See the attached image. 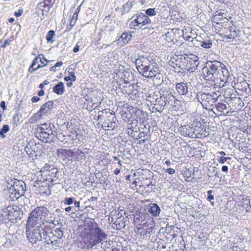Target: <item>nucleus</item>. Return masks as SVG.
Here are the masks:
<instances>
[{"label": "nucleus", "mask_w": 251, "mask_h": 251, "mask_svg": "<svg viewBox=\"0 0 251 251\" xmlns=\"http://www.w3.org/2000/svg\"><path fill=\"white\" fill-rule=\"evenodd\" d=\"M75 198L73 197L66 198L65 199L64 201L65 204L71 205L75 201Z\"/></svg>", "instance_id": "f704fd0d"}, {"label": "nucleus", "mask_w": 251, "mask_h": 251, "mask_svg": "<svg viewBox=\"0 0 251 251\" xmlns=\"http://www.w3.org/2000/svg\"><path fill=\"white\" fill-rule=\"evenodd\" d=\"M41 54H39L37 57H36L34 60L32 61V64H31V68L34 67L35 65H36L38 63V60L39 58H40V56Z\"/></svg>", "instance_id": "ea45409f"}, {"label": "nucleus", "mask_w": 251, "mask_h": 251, "mask_svg": "<svg viewBox=\"0 0 251 251\" xmlns=\"http://www.w3.org/2000/svg\"><path fill=\"white\" fill-rule=\"evenodd\" d=\"M230 159H231V158L229 157H226L222 156V157H220L219 158V159H218V162L220 163L224 164L227 160H230Z\"/></svg>", "instance_id": "58836bf2"}, {"label": "nucleus", "mask_w": 251, "mask_h": 251, "mask_svg": "<svg viewBox=\"0 0 251 251\" xmlns=\"http://www.w3.org/2000/svg\"><path fill=\"white\" fill-rule=\"evenodd\" d=\"M0 106L2 108V109L4 110L6 109V107L5 105V102L4 101H1L0 103Z\"/></svg>", "instance_id": "603ef678"}, {"label": "nucleus", "mask_w": 251, "mask_h": 251, "mask_svg": "<svg viewBox=\"0 0 251 251\" xmlns=\"http://www.w3.org/2000/svg\"><path fill=\"white\" fill-rule=\"evenodd\" d=\"M147 209L148 211L155 217L158 216L160 212V208L156 203L149 204Z\"/></svg>", "instance_id": "aec40b11"}, {"label": "nucleus", "mask_w": 251, "mask_h": 251, "mask_svg": "<svg viewBox=\"0 0 251 251\" xmlns=\"http://www.w3.org/2000/svg\"><path fill=\"white\" fill-rule=\"evenodd\" d=\"M9 130V127L8 125H4L2 128L0 130V137L2 138L5 137L4 133H6Z\"/></svg>", "instance_id": "2f4dec72"}, {"label": "nucleus", "mask_w": 251, "mask_h": 251, "mask_svg": "<svg viewBox=\"0 0 251 251\" xmlns=\"http://www.w3.org/2000/svg\"><path fill=\"white\" fill-rule=\"evenodd\" d=\"M46 222L47 223L52 224L54 225H56V224H58V221L55 220V217H54V214H51V215L48 218L47 220L46 219L44 220V222Z\"/></svg>", "instance_id": "c756f323"}, {"label": "nucleus", "mask_w": 251, "mask_h": 251, "mask_svg": "<svg viewBox=\"0 0 251 251\" xmlns=\"http://www.w3.org/2000/svg\"><path fill=\"white\" fill-rule=\"evenodd\" d=\"M43 56V57L42 58H39L40 59V61L41 62V63H44V62L43 61H46L47 62H50V61L49 60H48L47 59H46L44 57V56L42 55Z\"/></svg>", "instance_id": "052dcab7"}, {"label": "nucleus", "mask_w": 251, "mask_h": 251, "mask_svg": "<svg viewBox=\"0 0 251 251\" xmlns=\"http://www.w3.org/2000/svg\"><path fill=\"white\" fill-rule=\"evenodd\" d=\"M134 22H135V20L134 21H132L130 23L129 25L130 28H134V26L139 25L138 24H134Z\"/></svg>", "instance_id": "5fc2aeb1"}, {"label": "nucleus", "mask_w": 251, "mask_h": 251, "mask_svg": "<svg viewBox=\"0 0 251 251\" xmlns=\"http://www.w3.org/2000/svg\"><path fill=\"white\" fill-rule=\"evenodd\" d=\"M55 35V31L53 30H50L47 33L46 36V40L48 42H53L52 38Z\"/></svg>", "instance_id": "c85d7f7f"}, {"label": "nucleus", "mask_w": 251, "mask_h": 251, "mask_svg": "<svg viewBox=\"0 0 251 251\" xmlns=\"http://www.w3.org/2000/svg\"><path fill=\"white\" fill-rule=\"evenodd\" d=\"M236 36V33L235 30L231 32L229 35H225L226 39H234Z\"/></svg>", "instance_id": "e433bc0d"}, {"label": "nucleus", "mask_w": 251, "mask_h": 251, "mask_svg": "<svg viewBox=\"0 0 251 251\" xmlns=\"http://www.w3.org/2000/svg\"><path fill=\"white\" fill-rule=\"evenodd\" d=\"M101 242H102V239H99V238L95 239L93 241L92 246H95V245H96L97 243H98L99 242L101 243Z\"/></svg>", "instance_id": "09e8293b"}, {"label": "nucleus", "mask_w": 251, "mask_h": 251, "mask_svg": "<svg viewBox=\"0 0 251 251\" xmlns=\"http://www.w3.org/2000/svg\"><path fill=\"white\" fill-rule=\"evenodd\" d=\"M51 231L58 241V240L61 239L63 236V232L60 228H56L55 230H53Z\"/></svg>", "instance_id": "393cba45"}, {"label": "nucleus", "mask_w": 251, "mask_h": 251, "mask_svg": "<svg viewBox=\"0 0 251 251\" xmlns=\"http://www.w3.org/2000/svg\"><path fill=\"white\" fill-rule=\"evenodd\" d=\"M6 218H7L6 213H5V215H3L2 214H0V221L2 222Z\"/></svg>", "instance_id": "864d4df0"}, {"label": "nucleus", "mask_w": 251, "mask_h": 251, "mask_svg": "<svg viewBox=\"0 0 251 251\" xmlns=\"http://www.w3.org/2000/svg\"><path fill=\"white\" fill-rule=\"evenodd\" d=\"M113 242L111 241H105L101 242V247L104 249V251H110L111 250V244Z\"/></svg>", "instance_id": "bb28decb"}, {"label": "nucleus", "mask_w": 251, "mask_h": 251, "mask_svg": "<svg viewBox=\"0 0 251 251\" xmlns=\"http://www.w3.org/2000/svg\"><path fill=\"white\" fill-rule=\"evenodd\" d=\"M28 71L29 73H32L34 72L35 71H36V68H34V67L31 68V65L30 66V67L29 68Z\"/></svg>", "instance_id": "6e6d98bb"}, {"label": "nucleus", "mask_w": 251, "mask_h": 251, "mask_svg": "<svg viewBox=\"0 0 251 251\" xmlns=\"http://www.w3.org/2000/svg\"><path fill=\"white\" fill-rule=\"evenodd\" d=\"M70 76H71V81H75L76 80V76L75 75V73L73 72H70L69 73Z\"/></svg>", "instance_id": "37998d69"}, {"label": "nucleus", "mask_w": 251, "mask_h": 251, "mask_svg": "<svg viewBox=\"0 0 251 251\" xmlns=\"http://www.w3.org/2000/svg\"><path fill=\"white\" fill-rule=\"evenodd\" d=\"M74 203V205L75 207H77L78 209L77 210L75 209V211H77L78 210H79V206H80V201H76L75 200V201L73 202Z\"/></svg>", "instance_id": "8fccbe9b"}, {"label": "nucleus", "mask_w": 251, "mask_h": 251, "mask_svg": "<svg viewBox=\"0 0 251 251\" xmlns=\"http://www.w3.org/2000/svg\"><path fill=\"white\" fill-rule=\"evenodd\" d=\"M23 9H20L18 11H16L14 12V15L16 17H19L23 14Z\"/></svg>", "instance_id": "c03bdc74"}, {"label": "nucleus", "mask_w": 251, "mask_h": 251, "mask_svg": "<svg viewBox=\"0 0 251 251\" xmlns=\"http://www.w3.org/2000/svg\"><path fill=\"white\" fill-rule=\"evenodd\" d=\"M48 212L44 206H38L33 209L30 213L27 221V227H34L42 224H45L44 220L47 218Z\"/></svg>", "instance_id": "f03ea898"}, {"label": "nucleus", "mask_w": 251, "mask_h": 251, "mask_svg": "<svg viewBox=\"0 0 251 251\" xmlns=\"http://www.w3.org/2000/svg\"><path fill=\"white\" fill-rule=\"evenodd\" d=\"M150 78H152L154 85L159 86L163 82L164 76L161 73L160 70H158V72L155 73Z\"/></svg>", "instance_id": "a211bd4d"}, {"label": "nucleus", "mask_w": 251, "mask_h": 251, "mask_svg": "<svg viewBox=\"0 0 251 251\" xmlns=\"http://www.w3.org/2000/svg\"><path fill=\"white\" fill-rule=\"evenodd\" d=\"M53 126L50 123H44L38 125L35 132V136L43 142L52 143L55 137V134L52 130Z\"/></svg>", "instance_id": "7ed1b4c3"}, {"label": "nucleus", "mask_w": 251, "mask_h": 251, "mask_svg": "<svg viewBox=\"0 0 251 251\" xmlns=\"http://www.w3.org/2000/svg\"><path fill=\"white\" fill-rule=\"evenodd\" d=\"M126 126L127 128V133L129 134V136L131 137H134L135 135V133H137V131H134L133 129H131V127H133V126L132 125H131L129 123H127L126 124Z\"/></svg>", "instance_id": "7c9ffc66"}, {"label": "nucleus", "mask_w": 251, "mask_h": 251, "mask_svg": "<svg viewBox=\"0 0 251 251\" xmlns=\"http://www.w3.org/2000/svg\"><path fill=\"white\" fill-rule=\"evenodd\" d=\"M179 131L180 133L184 136H187L189 137H193V134H195L196 136L198 134L204 135L206 133V131L204 129H201V131H199L196 128H193L190 126L184 125L179 128Z\"/></svg>", "instance_id": "9d476101"}, {"label": "nucleus", "mask_w": 251, "mask_h": 251, "mask_svg": "<svg viewBox=\"0 0 251 251\" xmlns=\"http://www.w3.org/2000/svg\"><path fill=\"white\" fill-rule=\"evenodd\" d=\"M63 64V63L62 61H58L55 64V67H60Z\"/></svg>", "instance_id": "bf43d9fd"}, {"label": "nucleus", "mask_w": 251, "mask_h": 251, "mask_svg": "<svg viewBox=\"0 0 251 251\" xmlns=\"http://www.w3.org/2000/svg\"><path fill=\"white\" fill-rule=\"evenodd\" d=\"M72 209H73V207H72V206H68V207L65 208V210L66 212H70V211H71Z\"/></svg>", "instance_id": "680f3d73"}, {"label": "nucleus", "mask_w": 251, "mask_h": 251, "mask_svg": "<svg viewBox=\"0 0 251 251\" xmlns=\"http://www.w3.org/2000/svg\"><path fill=\"white\" fill-rule=\"evenodd\" d=\"M166 172H167L170 175H173L175 173V170L172 168L167 169Z\"/></svg>", "instance_id": "de8ad7c7"}, {"label": "nucleus", "mask_w": 251, "mask_h": 251, "mask_svg": "<svg viewBox=\"0 0 251 251\" xmlns=\"http://www.w3.org/2000/svg\"><path fill=\"white\" fill-rule=\"evenodd\" d=\"M177 92L182 95H185L188 93V84L187 82L177 83L176 86Z\"/></svg>", "instance_id": "f3484780"}, {"label": "nucleus", "mask_w": 251, "mask_h": 251, "mask_svg": "<svg viewBox=\"0 0 251 251\" xmlns=\"http://www.w3.org/2000/svg\"><path fill=\"white\" fill-rule=\"evenodd\" d=\"M10 190L15 191L19 195H23L25 191V184L23 181L15 179L11 180Z\"/></svg>", "instance_id": "f8f14e48"}, {"label": "nucleus", "mask_w": 251, "mask_h": 251, "mask_svg": "<svg viewBox=\"0 0 251 251\" xmlns=\"http://www.w3.org/2000/svg\"><path fill=\"white\" fill-rule=\"evenodd\" d=\"M45 92L43 90H41L38 92V95L39 96H42L44 95Z\"/></svg>", "instance_id": "0e129e2a"}, {"label": "nucleus", "mask_w": 251, "mask_h": 251, "mask_svg": "<svg viewBox=\"0 0 251 251\" xmlns=\"http://www.w3.org/2000/svg\"><path fill=\"white\" fill-rule=\"evenodd\" d=\"M219 96L215 92L211 93L200 92L197 94V99L202 106H212L217 101Z\"/></svg>", "instance_id": "423d86ee"}, {"label": "nucleus", "mask_w": 251, "mask_h": 251, "mask_svg": "<svg viewBox=\"0 0 251 251\" xmlns=\"http://www.w3.org/2000/svg\"><path fill=\"white\" fill-rule=\"evenodd\" d=\"M53 102L52 101H48L43 104L38 112L34 115V117L36 119H40L42 115L47 114L50 112V111L53 108Z\"/></svg>", "instance_id": "ddd939ff"}, {"label": "nucleus", "mask_w": 251, "mask_h": 251, "mask_svg": "<svg viewBox=\"0 0 251 251\" xmlns=\"http://www.w3.org/2000/svg\"><path fill=\"white\" fill-rule=\"evenodd\" d=\"M136 0H131L130 2H126V5H129L130 7H131Z\"/></svg>", "instance_id": "4d7b16f0"}, {"label": "nucleus", "mask_w": 251, "mask_h": 251, "mask_svg": "<svg viewBox=\"0 0 251 251\" xmlns=\"http://www.w3.org/2000/svg\"><path fill=\"white\" fill-rule=\"evenodd\" d=\"M135 207L136 206L133 203H130L128 205L127 209L130 212H132L133 211L134 209L135 208Z\"/></svg>", "instance_id": "79ce46f5"}, {"label": "nucleus", "mask_w": 251, "mask_h": 251, "mask_svg": "<svg viewBox=\"0 0 251 251\" xmlns=\"http://www.w3.org/2000/svg\"><path fill=\"white\" fill-rule=\"evenodd\" d=\"M200 45L201 47L205 49H210L212 46V43L210 40H205L201 41Z\"/></svg>", "instance_id": "cd10ccee"}, {"label": "nucleus", "mask_w": 251, "mask_h": 251, "mask_svg": "<svg viewBox=\"0 0 251 251\" xmlns=\"http://www.w3.org/2000/svg\"><path fill=\"white\" fill-rule=\"evenodd\" d=\"M222 171L224 172H227L228 171V167L226 166H223L222 167Z\"/></svg>", "instance_id": "13d9d810"}, {"label": "nucleus", "mask_w": 251, "mask_h": 251, "mask_svg": "<svg viewBox=\"0 0 251 251\" xmlns=\"http://www.w3.org/2000/svg\"><path fill=\"white\" fill-rule=\"evenodd\" d=\"M80 42H78L76 44V45L75 46L74 49H73V52L74 53H76L77 52H78L79 50V47H80V45L79 44H80Z\"/></svg>", "instance_id": "a19ab883"}, {"label": "nucleus", "mask_w": 251, "mask_h": 251, "mask_svg": "<svg viewBox=\"0 0 251 251\" xmlns=\"http://www.w3.org/2000/svg\"><path fill=\"white\" fill-rule=\"evenodd\" d=\"M151 62V63L147 67V69L144 70L141 74L144 77L150 78L155 73L158 72V70H160L157 64L154 61Z\"/></svg>", "instance_id": "4468645a"}, {"label": "nucleus", "mask_w": 251, "mask_h": 251, "mask_svg": "<svg viewBox=\"0 0 251 251\" xmlns=\"http://www.w3.org/2000/svg\"><path fill=\"white\" fill-rule=\"evenodd\" d=\"M4 213H6L7 219L11 222L21 219L23 216V210L17 206H8Z\"/></svg>", "instance_id": "1a4fd4ad"}, {"label": "nucleus", "mask_w": 251, "mask_h": 251, "mask_svg": "<svg viewBox=\"0 0 251 251\" xmlns=\"http://www.w3.org/2000/svg\"><path fill=\"white\" fill-rule=\"evenodd\" d=\"M37 13L40 14L41 12L42 15H47L50 10L49 5L45 3L44 2H40L37 5Z\"/></svg>", "instance_id": "412c9836"}, {"label": "nucleus", "mask_w": 251, "mask_h": 251, "mask_svg": "<svg viewBox=\"0 0 251 251\" xmlns=\"http://www.w3.org/2000/svg\"><path fill=\"white\" fill-rule=\"evenodd\" d=\"M126 110V119H128L126 123L130 122L131 125H136L137 121L136 116L141 113V111L131 105H127Z\"/></svg>", "instance_id": "9b49d317"}, {"label": "nucleus", "mask_w": 251, "mask_h": 251, "mask_svg": "<svg viewBox=\"0 0 251 251\" xmlns=\"http://www.w3.org/2000/svg\"><path fill=\"white\" fill-rule=\"evenodd\" d=\"M143 25H146L148 24L151 23V20L147 15H143Z\"/></svg>", "instance_id": "4c0bfd02"}, {"label": "nucleus", "mask_w": 251, "mask_h": 251, "mask_svg": "<svg viewBox=\"0 0 251 251\" xmlns=\"http://www.w3.org/2000/svg\"><path fill=\"white\" fill-rule=\"evenodd\" d=\"M44 232H45V230L42 224L34 227H28V228L26 226L27 238L32 244H36L37 241L43 239Z\"/></svg>", "instance_id": "20e7f679"}, {"label": "nucleus", "mask_w": 251, "mask_h": 251, "mask_svg": "<svg viewBox=\"0 0 251 251\" xmlns=\"http://www.w3.org/2000/svg\"><path fill=\"white\" fill-rule=\"evenodd\" d=\"M120 170L119 169H116L114 171V174L116 175H118L120 173Z\"/></svg>", "instance_id": "774afa93"}, {"label": "nucleus", "mask_w": 251, "mask_h": 251, "mask_svg": "<svg viewBox=\"0 0 251 251\" xmlns=\"http://www.w3.org/2000/svg\"><path fill=\"white\" fill-rule=\"evenodd\" d=\"M43 239L45 240V242H46L48 244H51L53 246H57L58 242L54 236L53 234L50 231L49 232H47L45 231V232H44L43 234Z\"/></svg>", "instance_id": "dca6fc26"}, {"label": "nucleus", "mask_w": 251, "mask_h": 251, "mask_svg": "<svg viewBox=\"0 0 251 251\" xmlns=\"http://www.w3.org/2000/svg\"><path fill=\"white\" fill-rule=\"evenodd\" d=\"M40 98L37 96H34L31 99V101L32 102H38L40 100Z\"/></svg>", "instance_id": "3c124183"}, {"label": "nucleus", "mask_w": 251, "mask_h": 251, "mask_svg": "<svg viewBox=\"0 0 251 251\" xmlns=\"http://www.w3.org/2000/svg\"><path fill=\"white\" fill-rule=\"evenodd\" d=\"M58 173V171L56 169H52L48 173L49 176L50 177L48 178L49 180L51 182H53L54 181L58 179L57 175Z\"/></svg>", "instance_id": "b1692460"}, {"label": "nucleus", "mask_w": 251, "mask_h": 251, "mask_svg": "<svg viewBox=\"0 0 251 251\" xmlns=\"http://www.w3.org/2000/svg\"><path fill=\"white\" fill-rule=\"evenodd\" d=\"M206 72L204 74V78L207 80L214 81L215 80L220 79L222 81H226L229 76V71L225 65L216 60L211 62L206 68L203 69Z\"/></svg>", "instance_id": "f257e3e1"}, {"label": "nucleus", "mask_w": 251, "mask_h": 251, "mask_svg": "<svg viewBox=\"0 0 251 251\" xmlns=\"http://www.w3.org/2000/svg\"><path fill=\"white\" fill-rule=\"evenodd\" d=\"M216 108L219 111L222 112L226 108V105L223 103H218L216 105Z\"/></svg>", "instance_id": "c9c22d12"}, {"label": "nucleus", "mask_w": 251, "mask_h": 251, "mask_svg": "<svg viewBox=\"0 0 251 251\" xmlns=\"http://www.w3.org/2000/svg\"><path fill=\"white\" fill-rule=\"evenodd\" d=\"M214 199V196H208L207 200L209 201H211Z\"/></svg>", "instance_id": "338daca9"}, {"label": "nucleus", "mask_w": 251, "mask_h": 251, "mask_svg": "<svg viewBox=\"0 0 251 251\" xmlns=\"http://www.w3.org/2000/svg\"><path fill=\"white\" fill-rule=\"evenodd\" d=\"M64 84L62 82H59L57 84L55 85L53 88V92L57 95H61L63 94L65 91Z\"/></svg>", "instance_id": "4be33fe9"}, {"label": "nucleus", "mask_w": 251, "mask_h": 251, "mask_svg": "<svg viewBox=\"0 0 251 251\" xmlns=\"http://www.w3.org/2000/svg\"><path fill=\"white\" fill-rule=\"evenodd\" d=\"M94 233L98 236V238L99 239H105L106 238V234L104 233L101 229H100L99 227H97L94 228Z\"/></svg>", "instance_id": "a878e982"}, {"label": "nucleus", "mask_w": 251, "mask_h": 251, "mask_svg": "<svg viewBox=\"0 0 251 251\" xmlns=\"http://www.w3.org/2000/svg\"><path fill=\"white\" fill-rule=\"evenodd\" d=\"M124 38H126V32H124L123 33L122 36H121V37L119 39V41H120V39H121L122 40H123L124 39Z\"/></svg>", "instance_id": "e2e57ef3"}, {"label": "nucleus", "mask_w": 251, "mask_h": 251, "mask_svg": "<svg viewBox=\"0 0 251 251\" xmlns=\"http://www.w3.org/2000/svg\"><path fill=\"white\" fill-rule=\"evenodd\" d=\"M143 15H146L142 14V13L139 14L137 18L136 19H135L134 24H138L139 25L142 24L143 25Z\"/></svg>", "instance_id": "473e14b6"}, {"label": "nucleus", "mask_w": 251, "mask_h": 251, "mask_svg": "<svg viewBox=\"0 0 251 251\" xmlns=\"http://www.w3.org/2000/svg\"><path fill=\"white\" fill-rule=\"evenodd\" d=\"M128 58L127 62L129 66H133L134 64L138 72L141 74L142 72L147 69V67L149 64L151 63V62L153 61V60H150L147 57L143 56H139L138 58H136L135 57L133 58L132 57Z\"/></svg>", "instance_id": "0eeeda50"}, {"label": "nucleus", "mask_w": 251, "mask_h": 251, "mask_svg": "<svg viewBox=\"0 0 251 251\" xmlns=\"http://www.w3.org/2000/svg\"><path fill=\"white\" fill-rule=\"evenodd\" d=\"M184 60V65H182L184 68V71L186 70L190 73L195 71L199 65V58L194 54H191L189 56L182 58Z\"/></svg>", "instance_id": "6e6552de"}, {"label": "nucleus", "mask_w": 251, "mask_h": 251, "mask_svg": "<svg viewBox=\"0 0 251 251\" xmlns=\"http://www.w3.org/2000/svg\"><path fill=\"white\" fill-rule=\"evenodd\" d=\"M185 56L181 55L180 56H176L172 58L171 63L175 64L176 66L178 69V72L182 73L184 72V68L182 65H184V60L182 58H184Z\"/></svg>", "instance_id": "2eb2a0df"}, {"label": "nucleus", "mask_w": 251, "mask_h": 251, "mask_svg": "<svg viewBox=\"0 0 251 251\" xmlns=\"http://www.w3.org/2000/svg\"><path fill=\"white\" fill-rule=\"evenodd\" d=\"M126 84H128V95L129 97L128 100H130V99L134 101L133 103L134 104H136V99L139 97V93L138 90V87L139 86L138 85L137 80L134 79V75L131 72L126 71Z\"/></svg>", "instance_id": "39448f33"}, {"label": "nucleus", "mask_w": 251, "mask_h": 251, "mask_svg": "<svg viewBox=\"0 0 251 251\" xmlns=\"http://www.w3.org/2000/svg\"><path fill=\"white\" fill-rule=\"evenodd\" d=\"M49 83L50 82L49 81L45 80L42 83H41L39 85V88H40L41 89H43L45 85H48V84H49Z\"/></svg>", "instance_id": "a18cd8bd"}, {"label": "nucleus", "mask_w": 251, "mask_h": 251, "mask_svg": "<svg viewBox=\"0 0 251 251\" xmlns=\"http://www.w3.org/2000/svg\"><path fill=\"white\" fill-rule=\"evenodd\" d=\"M135 174H134V176H131V175H126V180H129V183H130V184L129 185V187L132 189H135L136 186H137L138 183L139 182V179L137 177L134 178L133 180L132 179H131L130 177H135Z\"/></svg>", "instance_id": "5701e85b"}, {"label": "nucleus", "mask_w": 251, "mask_h": 251, "mask_svg": "<svg viewBox=\"0 0 251 251\" xmlns=\"http://www.w3.org/2000/svg\"><path fill=\"white\" fill-rule=\"evenodd\" d=\"M50 70L51 72H55L56 71V67L55 66H52L50 68Z\"/></svg>", "instance_id": "69168bd1"}, {"label": "nucleus", "mask_w": 251, "mask_h": 251, "mask_svg": "<svg viewBox=\"0 0 251 251\" xmlns=\"http://www.w3.org/2000/svg\"><path fill=\"white\" fill-rule=\"evenodd\" d=\"M103 113L107 114L109 113L111 115H113L114 112L113 111H111L109 109H106L102 111Z\"/></svg>", "instance_id": "49530a36"}, {"label": "nucleus", "mask_w": 251, "mask_h": 251, "mask_svg": "<svg viewBox=\"0 0 251 251\" xmlns=\"http://www.w3.org/2000/svg\"><path fill=\"white\" fill-rule=\"evenodd\" d=\"M133 216L135 224L141 225L142 223L145 221L146 214L144 213L136 211L135 214H133L130 216Z\"/></svg>", "instance_id": "6ab92c4d"}, {"label": "nucleus", "mask_w": 251, "mask_h": 251, "mask_svg": "<svg viewBox=\"0 0 251 251\" xmlns=\"http://www.w3.org/2000/svg\"><path fill=\"white\" fill-rule=\"evenodd\" d=\"M145 13L146 15H147L148 17V16H153L155 15L156 12L154 8H149L146 10Z\"/></svg>", "instance_id": "72a5a7b5"}]
</instances>
